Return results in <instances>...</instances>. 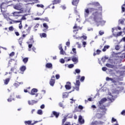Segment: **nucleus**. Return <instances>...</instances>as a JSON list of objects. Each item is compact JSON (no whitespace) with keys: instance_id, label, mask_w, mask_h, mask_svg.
I'll return each instance as SVG.
<instances>
[{"instance_id":"nucleus-1","label":"nucleus","mask_w":125,"mask_h":125,"mask_svg":"<svg viewBox=\"0 0 125 125\" xmlns=\"http://www.w3.org/2000/svg\"><path fill=\"white\" fill-rule=\"evenodd\" d=\"M93 15H94L93 20L95 23H96L97 27L99 26L100 24H101V26H104L106 23V21H102V18L99 17L98 15V12L97 11H96L95 13H93Z\"/></svg>"},{"instance_id":"nucleus-2","label":"nucleus","mask_w":125,"mask_h":125,"mask_svg":"<svg viewBox=\"0 0 125 125\" xmlns=\"http://www.w3.org/2000/svg\"><path fill=\"white\" fill-rule=\"evenodd\" d=\"M106 101H107V99L106 98H104L99 102L98 105L99 108H100V109L101 110H103L104 112H105V111H107L106 106L103 104L104 103H105V102H106Z\"/></svg>"},{"instance_id":"nucleus-3","label":"nucleus","mask_w":125,"mask_h":125,"mask_svg":"<svg viewBox=\"0 0 125 125\" xmlns=\"http://www.w3.org/2000/svg\"><path fill=\"white\" fill-rule=\"evenodd\" d=\"M95 10H97V9H95L94 8H89L87 9H85L84 10V16L85 18H86L88 17L89 15V12H92V11H95Z\"/></svg>"},{"instance_id":"nucleus-4","label":"nucleus","mask_w":125,"mask_h":125,"mask_svg":"<svg viewBox=\"0 0 125 125\" xmlns=\"http://www.w3.org/2000/svg\"><path fill=\"white\" fill-rule=\"evenodd\" d=\"M125 71H119L120 76L118 77V80H119V81H124L123 77L124 76H125Z\"/></svg>"},{"instance_id":"nucleus-5","label":"nucleus","mask_w":125,"mask_h":125,"mask_svg":"<svg viewBox=\"0 0 125 125\" xmlns=\"http://www.w3.org/2000/svg\"><path fill=\"white\" fill-rule=\"evenodd\" d=\"M14 8L15 9H16L17 10H20L21 9H23V8L22 7V6H21L20 3L14 5Z\"/></svg>"},{"instance_id":"nucleus-6","label":"nucleus","mask_w":125,"mask_h":125,"mask_svg":"<svg viewBox=\"0 0 125 125\" xmlns=\"http://www.w3.org/2000/svg\"><path fill=\"white\" fill-rule=\"evenodd\" d=\"M66 85H65V89L67 90H70L71 88H72V86H71V83L70 82H67Z\"/></svg>"},{"instance_id":"nucleus-7","label":"nucleus","mask_w":125,"mask_h":125,"mask_svg":"<svg viewBox=\"0 0 125 125\" xmlns=\"http://www.w3.org/2000/svg\"><path fill=\"white\" fill-rule=\"evenodd\" d=\"M38 101H35L34 100H32L31 101H28V104L30 105L31 106H33L34 104H37V103H38Z\"/></svg>"},{"instance_id":"nucleus-8","label":"nucleus","mask_w":125,"mask_h":125,"mask_svg":"<svg viewBox=\"0 0 125 125\" xmlns=\"http://www.w3.org/2000/svg\"><path fill=\"white\" fill-rule=\"evenodd\" d=\"M78 121L80 124H81V125L84 124V120L83 119V117L82 116V115L79 116Z\"/></svg>"},{"instance_id":"nucleus-9","label":"nucleus","mask_w":125,"mask_h":125,"mask_svg":"<svg viewBox=\"0 0 125 125\" xmlns=\"http://www.w3.org/2000/svg\"><path fill=\"white\" fill-rule=\"evenodd\" d=\"M38 91V89L34 88L31 90V91L29 94H31V95H35Z\"/></svg>"},{"instance_id":"nucleus-10","label":"nucleus","mask_w":125,"mask_h":125,"mask_svg":"<svg viewBox=\"0 0 125 125\" xmlns=\"http://www.w3.org/2000/svg\"><path fill=\"white\" fill-rule=\"evenodd\" d=\"M59 49H60V50H61L60 54H61L62 55H64V53H65V51H64V50H63V48H62V44H60V45L59 46Z\"/></svg>"},{"instance_id":"nucleus-11","label":"nucleus","mask_w":125,"mask_h":125,"mask_svg":"<svg viewBox=\"0 0 125 125\" xmlns=\"http://www.w3.org/2000/svg\"><path fill=\"white\" fill-rule=\"evenodd\" d=\"M72 61H73L74 62V64H77V63H79V57H73L71 59Z\"/></svg>"},{"instance_id":"nucleus-12","label":"nucleus","mask_w":125,"mask_h":125,"mask_svg":"<svg viewBox=\"0 0 125 125\" xmlns=\"http://www.w3.org/2000/svg\"><path fill=\"white\" fill-rule=\"evenodd\" d=\"M29 1H34V2L32 3H27L26 4V5H29V4H35V3H40V1H39L38 0H29Z\"/></svg>"},{"instance_id":"nucleus-13","label":"nucleus","mask_w":125,"mask_h":125,"mask_svg":"<svg viewBox=\"0 0 125 125\" xmlns=\"http://www.w3.org/2000/svg\"><path fill=\"white\" fill-rule=\"evenodd\" d=\"M109 96L110 97H108L107 99L109 100V101H111V102H114L115 101V98H114V97L110 94H109Z\"/></svg>"},{"instance_id":"nucleus-14","label":"nucleus","mask_w":125,"mask_h":125,"mask_svg":"<svg viewBox=\"0 0 125 125\" xmlns=\"http://www.w3.org/2000/svg\"><path fill=\"white\" fill-rule=\"evenodd\" d=\"M46 68H48V69H52L53 67H52V63L49 62L47 63L45 65Z\"/></svg>"},{"instance_id":"nucleus-15","label":"nucleus","mask_w":125,"mask_h":125,"mask_svg":"<svg viewBox=\"0 0 125 125\" xmlns=\"http://www.w3.org/2000/svg\"><path fill=\"white\" fill-rule=\"evenodd\" d=\"M23 40H24V38H20L18 40V42L19 44L20 45L21 47H23L22 46V43L23 42Z\"/></svg>"},{"instance_id":"nucleus-16","label":"nucleus","mask_w":125,"mask_h":125,"mask_svg":"<svg viewBox=\"0 0 125 125\" xmlns=\"http://www.w3.org/2000/svg\"><path fill=\"white\" fill-rule=\"evenodd\" d=\"M49 83L51 86H54V84L55 83V80L51 79Z\"/></svg>"},{"instance_id":"nucleus-17","label":"nucleus","mask_w":125,"mask_h":125,"mask_svg":"<svg viewBox=\"0 0 125 125\" xmlns=\"http://www.w3.org/2000/svg\"><path fill=\"white\" fill-rule=\"evenodd\" d=\"M29 41H30L29 42H27V44H29V43H34V36H31L30 37V39H29Z\"/></svg>"},{"instance_id":"nucleus-18","label":"nucleus","mask_w":125,"mask_h":125,"mask_svg":"<svg viewBox=\"0 0 125 125\" xmlns=\"http://www.w3.org/2000/svg\"><path fill=\"white\" fill-rule=\"evenodd\" d=\"M79 1H80V0H73V1H72V3L73 5H75L76 6H77V5H78L79 3Z\"/></svg>"},{"instance_id":"nucleus-19","label":"nucleus","mask_w":125,"mask_h":125,"mask_svg":"<svg viewBox=\"0 0 125 125\" xmlns=\"http://www.w3.org/2000/svg\"><path fill=\"white\" fill-rule=\"evenodd\" d=\"M53 115L55 116L56 118H58L59 117L60 113L59 112H57L55 111L52 112Z\"/></svg>"},{"instance_id":"nucleus-20","label":"nucleus","mask_w":125,"mask_h":125,"mask_svg":"<svg viewBox=\"0 0 125 125\" xmlns=\"http://www.w3.org/2000/svg\"><path fill=\"white\" fill-rule=\"evenodd\" d=\"M53 5L58 4V3H60L61 2V0H54L53 1Z\"/></svg>"},{"instance_id":"nucleus-21","label":"nucleus","mask_w":125,"mask_h":125,"mask_svg":"<svg viewBox=\"0 0 125 125\" xmlns=\"http://www.w3.org/2000/svg\"><path fill=\"white\" fill-rule=\"evenodd\" d=\"M69 96V93L68 92H64L62 94V98H67Z\"/></svg>"},{"instance_id":"nucleus-22","label":"nucleus","mask_w":125,"mask_h":125,"mask_svg":"<svg viewBox=\"0 0 125 125\" xmlns=\"http://www.w3.org/2000/svg\"><path fill=\"white\" fill-rule=\"evenodd\" d=\"M110 47V46L109 45H105L104 46V48L103 49L102 51L104 52H105V51H106V50H107V49H109Z\"/></svg>"},{"instance_id":"nucleus-23","label":"nucleus","mask_w":125,"mask_h":125,"mask_svg":"<svg viewBox=\"0 0 125 125\" xmlns=\"http://www.w3.org/2000/svg\"><path fill=\"white\" fill-rule=\"evenodd\" d=\"M26 66L23 65L20 68V71L21 72H24V71H26Z\"/></svg>"},{"instance_id":"nucleus-24","label":"nucleus","mask_w":125,"mask_h":125,"mask_svg":"<svg viewBox=\"0 0 125 125\" xmlns=\"http://www.w3.org/2000/svg\"><path fill=\"white\" fill-rule=\"evenodd\" d=\"M108 58L107 56H105L104 57H102L101 60L103 63H104V62H106V60H107Z\"/></svg>"},{"instance_id":"nucleus-25","label":"nucleus","mask_w":125,"mask_h":125,"mask_svg":"<svg viewBox=\"0 0 125 125\" xmlns=\"http://www.w3.org/2000/svg\"><path fill=\"white\" fill-rule=\"evenodd\" d=\"M81 73V69H75V71L73 72L74 75H76L77 74H80Z\"/></svg>"},{"instance_id":"nucleus-26","label":"nucleus","mask_w":125,"mask_h":125,"mask_svg":"<svg viewBox=\"0 0 125 125\" xmlns=\"http://www.w3.org/2000/svg\"><path fill=\"white\" fill-rule=\"evenodd\" d=\"M28 60H29L28 58H24L23 59L22 61L23 63H24V64H26V63L28 62Z\"/></svg>"},{"instance_id":"nucleus-27","label":"nucleus","mask_w":125,"mask_h":125,"mask_svg":"<svg viewBox=\"0 0 125 125\" xmlns=\"http://www.w3.org/2000/svg\"><path fill=\"white\" fill-rule=\"evenodd\" d=\"M93 5L94 6H100V3L98 2H93Z\"/></svg>"},{"instance_id":"nucleus-28","label":"nucleus","mask_w":125,"mask_h":125,"mask_svg":"<svg viewBox=\"0 0 125 125\" xmlns=\"http://www.w3.org/2000/svg\"><path fill=\"white\" fill-rule=\"evenodd\" d=\"M105 66L106 67H108V68H113V67H114L113 65H112V64H111L110 63H106L105 64Z\"/></svg>"},{"instance_id":"nucleus-29","label":"nucleus","mask_w":125,"mask_h":125,"mask_svg":"<svg viewBox=\"0 0 125 125\" xmlns=\"http://www.w3.org/2000/svg\"><path fill=\"white\" fill-rule=\"evenodd\" d=\"M10 81V78H7L6 79H5V80L4 81L5 84H8V83H9Z\"/></svg>"},{"instance_id":"nucleus-30","label":"nucleus","mask_w":125,"mask_h":125,"mask_svg":"<svg viewBox=\"0 0 125 125\" xmlns=\"http://www.w3.org/2000/svg\"><path fill=\"white\" fill-rule=\"evenodd\" d=\"M81 84V82H80L79 80H76V83H75V85H77L78 86H80Z\"/></svg>"},{"instance_id":"nucleus-31","label":"nucleus","mask_w":125,"mask_h":125,"mask_svg":"<svg viewBox=\"0 0 125 125\" xmlns=\"http://www.w3.org/2000/svg\"><path fill=\"white\" fill-rule=\"evenodd\" d=\"M41 20H42L43 21H46V22H49V20L48 17H45L44 19L42 18Z\"/></svg>"},{"instance_id":"nucleus-32","label":"nucleus","mask_w":125,"mask_h":125,"mask_svg":"<svg viewBox=\"0 0 125 125\" xmlns=\"http://www.w3.org/2000/svg\"><path fill=\"white\" fill-rule=\"evenodd\" d=\"M122 12H125V3L122 5L121 7Z\"/></svg>"},{"instance_id":"nucleus-33","label":"nucleus","mask_w":125,"mask_h":125,"mask_svg":"<svg viewBox=\"0 0 125 125\" xmlns=\"http://www.w3.org/2000/svg\"><path fill=\"white\" fill-rule=\"evenodd\" d=\"M24 124L26 125H30L31 124H32V121H25Z\"/></svg>"},{"instance_id":"nucleus-34","label":"nucleus","mask_w":125,"mask_h":125,"mask_svg":"<svg viewBox=\"0 0 125 125\" xmlns=\"http://www.w3.org/2000/svg\"><path fill=\"white\" fill-rule=\"evenodd\" d=\"M43 27L46 29V30H47L48 29V25H47V24L46 23H43Z\"/></svg>"},{"instance_id":"nucleus-35","label":"nucleus","mask_w":125,"mask_h":125,"mask_svg":"<svg viewBox=\"0 0 125 125\" xmlns=\"http://www.w3.org/2000/svg\"><path fill=\"white\" fill-rule=\"evenodd\" d=\"M31 29H32V26H29L28 29L26 30V31L27 32V34H30L31 32Z\"/></svg>"},{"instance_id":"nucleus-36","label":"nucleus","mask_w":125,"mask_h":125,"mask_svg":"<svg viewBox=\"0 0 125 125\" xmlns=\"http://www.w3.org/2000/svg\"><path fill=\"white\" fill-rule=\"evenodd\" d=\"M115 122L117 123H118V121H117V119H115V118L112 117L111 119V123L113 124V123H115Z\"/></svg>"},{"instance_id":"nucleus-37","label":"nucleus","mask_w":125,"mask_h":125,"mask_svg":"<svg viewBox=\"0 0 125 125\" xmlns=\"http://www.w3.org/2000/svg\"><path fill=\"white\" fill-rule=\"evenodd\" d=\"M37 114L38 115H42V114H43L42 110V109L38 110V111H37Z\"/></svg>"},{"instance_id":"nucleus-38","label":"nucleus","mask_w":125,"mask_h":125,"mask_svg":"<svg viewBox=\"0 0 125 125\" xmlns=\"http://www.w3.org/2000/svg\"><path fill=\"white\" fill-rule=\"evenodd\" d=\"M113 80V78H109V77H106V81L107 82H110V81L111 82H112Z\"/></svg>"},{"instance_id":"nucleus-39","label":"nucleus","mask_w":125,"mask_h":125,"mask_svg":"<svg viewBox=\"0 0 125 125\" xmlns=\"http://www.w3.org/2000/svg\"><path fill=\"white\" fill-rule=\"evenodd\" d=\"M41 38H46V34L44 33H42L40 35Z\"/></svg>"},{"instance_id":"nucleus-40","label":"nucleus","mask_w":125,"mask_h":125,"mask_svg":"<svg viewBox=\"0 0 125 125\" xmlns=\"http://www.w3.org/2000/svg\"><path fill=\"white\" fill-rule=\"evenodd\" d=\"M74 64L73 63H71V64H70L68 65V67L69 68V69H72V68H74Z\"/></svg>"},{"instance_id":"nucleus-41","label":"nucleus","mask_w":125,"mask_h":125,"mask_svg":"<svg viewBox=\"0 0 125 125\" xmlns=\"http://www.w3.org/2000/svg\"><path fill=\"white\" fill-rule=\"evenodd\" d=\"M9 31H10L11 32L14 31V28H13V26H10L9 27Z\"/></svg>"},{"instance_id":"nucleus-42","label":"nucleus","mask_w":125,"mask_h":125,"mask_svg":"<svg viewBox=\"0 0 125 125\" xmlns=\"http://www.w3.org/2000/svg\"><path fill=\"white\" fill-rule=\"evenodd\" d=\"M60 62L62 64H64V63H65V60H64V59H61L60 60Z\"/></svg>"},{"instance_id":"nucleus-43","label":"nucleus","mask_w":125,"mask_h":125,"mask_svg":"<svg viewBox=\"0 0 125 125\" xmlns=\"http://www.w3.org/2000/svg\"><path fill=\"white\" fill-rule=\"evenodd\" d=\"M66 120H67V118L64 117V118L62 120V125H64V124L65 123V122H66Z\"/></svg>"},{"instance_id":"nucleus-44","label":"nucleus","mask_w":125,"mask_h":125,"mask_svg":"<svg viewBox=\"0 0 125 125\" xmlns=\"http://www.w3.org/2000/svg\"><path fill=\"white\" fill-rule=\"evenodd\" d=\"M20 10V11L17 12V13H18V14H20V13H23L24 11V9H21V10Z\"/></svg>"},{"instance_id":"nucleus-45","label":"nucleus","mask_w":125,"mask_h":125,"mask_svg":"<svg viewBox=\"0 0 125 125\" xmlns=\"http://www.w3.org/2000/svg\"><path fill=\"white\" fill-rule=\"evenodd\" d=\"M37 7H41L42 8H43V7H44V6L42 4H38L37 5Z\"/></svg>"},{"instance_id":"nucleus-46","label":"nucleus","mask_w":125,"mask_h":125,"mask_svg":"<svg viewBox=\"0 0 125 125\" xmlns=\"http://www.w3.org/2000/svg\"><path fill=\"white\" fill-rule=\"evenodd\" d=\"M73 88H74V89H75L76 90H77V91H79V90H80V86H76L75 87H73Z\"/></svg>"},{"instance_id":"nucleus-47","label":"nucleus","mask_w":125,"mask_h":125,"mask_svg":"<svg viewBox=\"0 0 125 125\" xmlns=\"http://www.w3.org/2000/svg\"><path fill=\"white\" fill-rule=\"evenodd\" d=\"M13 22H14V23H21V22H22V21H21V20L20 21H12Z\"/></svg>"},{"instance_id":"nucleus-48","label":"nucleus","mask_w":125,"mask_h":125,"mask_svg":"<svg viewBox=\"0 0 125 125\" xmlns=\"http://www.w3.org/2000/svg\"><path fill=\"white\" fill-rule=\"evenodd\" d=\"M14 86H15L16 88L18 87L19 86V84L18 83H14L13 84Z\"/></svg>"},{"instance_id":"nucleus-49","label":"nucleus","mask_w":125,"mask_h":125,"mask_svg":"<svg viewBox=\"0 0 125 125\" xmlns=\"http://www.w3.org/2000/svg\"><path fill=\"white\" fill-rule=\"evenodd\" d=\"M102 51L101 50H99V49H97L96 50V53L98 55H99V54H100V53H101Z\"/></svg>"},{"instance_id":"nucleus-50","label":"nucleus","mask_w":125,"mask_h":125,"mask_svg":"<svg viewBox=\"0 0 125 125\" xmlns=\"http://www.w3.org/2000/svg\"><path fill=\"white\" fill-rule=\"evenodd\" d=\"M44 13V11H43L42 13L37 12V14L38 16H42Z\"/></svg>"},{"instance_id":"nucleus-51","label":"nucleus","mask_w":125,"mask_h":125,"mask_svg":"<svg viewBox=\"0 0 125 125\" xmlns=\"http://www.w3.org/2000/svg\"><path fill=\"white\" fill-rule=\"evenodd\" d=\"M13 14L14 16H20V15L17 13V12H14V13H13Z\"/></svg>"},{"instance_id":"nucleus-52","label":"nucleus","mask_w":125,"mask_h":125,"mask_svg":"<svg viewBox=\"0 0 125 125\" xmlns=\"http://www.w3.org/2000/svg\"><path fill=\"white\" fill-rule=\"evenodd\" d=\"M84 79H85V77H84V76H82L80 79L81 82H83V81H84Z\"/></svg>"},{"instance_id":"nucleus-53","label":"nucleus","mask_w":125,"mask_h":125,"mask_svg":"<svg viewBox=\"0 0 125 125\" xmlns=\"http://www.w3.org/2000/svg\"><path fill=\"white\" fill-rule=\"evenodd\" d=\"M78 109H80V110H83V106L82 105H79L78 106Z\"/></svg>"},{"instance_id":"nucleus-54","label":"nucleus","mask_w":125,"mask_h":125,"mask_svg":"<svg viewBox=\"0 0 125 125\" xmlns=\"http://www.w3.org/2000/svg\"><path fill=\"white\" fill-rule=\"evenodd\" d=\"M15 54V53H14V52H12L10 54H9V56L12 57V56H14Z\"/></svg>"},{"instance_id":"nucleus-55","label":"nucleus","mask_w":125,"mask_h":125,"mask_svg":"<svg viewBox=\"0 0 125 125\" xmlns=\"http://www.w3.org/2000/svg\"><path fill=\"white\" fill-rule=\"evenodd\" d=\"M55 77L57 80H59V79H60V75H59V74H56Z\"/></svg>"},{"instance_id":"nucleus-56","label":"nucleus","mask_w":125,"mask_h":125,"mask_svg":"<svg viewBox=\"0 0 125 125\" xmlns=\"http://www.w3.org/2000/svg\"><path fill=\"white\" fill-rule=\"evenodd\" d=\"M99 34L100 36H102V35H104V32H102V31H100L99 32Z\"/></svg>"},{"instance_id":"nucleus-57","label":"nucleus","mask_w":125,"mask_h":125,"mask_svg":"<svg viewBox=\"0 0 125 125\" xmlns=\"http://www.w3.org/2000/svg\"><path fill=\"white\" fill-rule=\"evenodd\" d=\"M22 22H21L19 24V29H20V30H21V29H22Z\"/></svg>"},{"instance_id":"nucleus-58","label":"nucleus","mask_w":125,"mask_h":125,"mask_svg":"<svg viewBox=\"0 0 125 125\" xmlns=\"http://www.w3.org/2000/svg\"><path fill=\"white\" fill-rule=\"evenodd\" d=\"M115 49L116 50H119V49H120V45H117L116 46H115Z\"/></svg>"},{"instance_id":"nucleus-59","label":"nucleus","mask_w":125,"mask_h":125,"mask_svg":"<svg viewBox=\"0 0 125 125\" xmlns=\"http://www.w3.org/2000/svg\"><path fill=\"white\" fill-rule=\"evenodd\" d=\"M67 117L69 119H72V118H73V115L72 114H68L67 115Z\"/></svg>"},{"instance_id":"nucleus-60","label":"nucleus","mask_w":125,"mask_h":125,"mask_svg":"<svg viewBox=\"0 0 125 125\" xmlns=\"http://www.w3.org/2000/svg\"><path fill=\"white\" fill-rule=\"evenodd\" d=\"M81 38H83L84 40H86V39H87V37L84 35H83V36H81Z\"/></svg>"},{"instance_id":"nucleus-61","label":"nucleus","mask_w":125,"mask_h":125,"mask_svg":"<svg viewBox=\"0 0 125 125\" xmlns=\"http://www.w3.org/2000/svg\"><path fill=\"white\" fill-rule=\"evenodd\" d=\"M102 70L104 71H107V68L106 67H102Z\"/></svg>"},{"instance_id":"nucleus-62","label":"nucleus","mask_w":125,"mask_h":125,"mask_svg":"<svg viewBox=\"0 0 125 125\" xmlns=\"http://www.w3.org/2000/svg\"><path fill=\"white\" fill-rule=\"evenodd\" d=\"M62 125H71V123L70 122H66L64 125L62 124Z\"/></svg>"},{"instance_id":"nucleus-63","label":"nucleus","mask_w":125,"mask_h":125,"mask_svg":"<svg viewBox=\"0 0 125 125\" xmlns=\"http://www.w3.org/2000/svg\"><path fill=\"white\" fill-rule=\"evenodd\" d=\"M44 107H45V106L44 105V104H43L41 105L40 108L41 109H44Z\"/></svg>"},{"instance_id":"nucleus-64","label":"nucleus","mask_w":125,"mask_h":125,"mask_svg":"<svg viewBox=\"0 0 125 125\" xmlns=\"http://www.w3.org/2000/svg\"><path fill=\"white\" fill-rule=\"evenodd\" d=\"M121 115H123V116L125 115V110H124L122 111Z\"/></svg>"}]
</instances>
